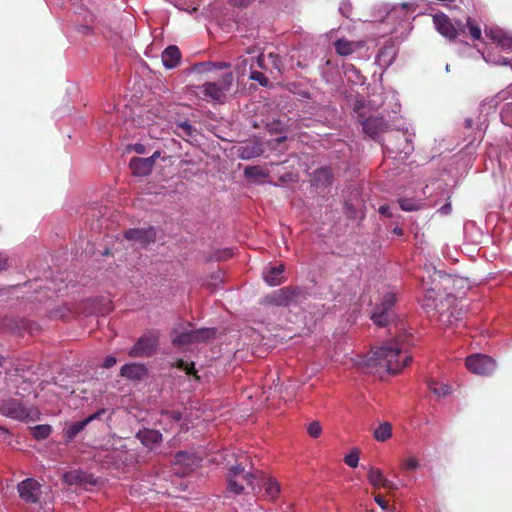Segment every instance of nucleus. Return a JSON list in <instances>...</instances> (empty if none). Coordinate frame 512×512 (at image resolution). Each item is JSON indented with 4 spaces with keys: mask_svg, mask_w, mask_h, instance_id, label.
<instances>
[{
    "mask_svg": "<svg viewBox=\"0 0 512 512\" xmlns=\"http://www.w3.org/2000/svg\"><path fill=\"white\" fill-rule=\"evenodd\" d=\"M393 233L396 234L397 236H402L403 235V229L400 228V227H395L393 229Z\"/></svg>",
    "mask_w": 512,
    "mask_h": 512,
    "instance_id": "nucleus-56",
    "label": "nucleus"
},
{
    "mask_svg": "<svg viewBox=\"0 0 512 512\" xmlns=\"http://www.w3.org/2000/svg\"><path fill=\"white\" fill-rule=\"evenodd\" d=\"M180 127L189 135H191V131H192V126L187 123V122H183L180 124Z\"/></svg>",
    "mask_w": 512,
    "mask_h": 512,
    "instance_id": "nucleus-51",
    "label": "nucleus"
},
{
    "mask_svg": "<svg viewBox=\"0 0 512 512\" xmlns=\"http://www.w3.org/2000/svg\"><path fill=\"white\" fill-rule=\"evenodd\" d=\"M127 240L135 241L140 245H146L154 241L156 233L154 228L149 227L147 229H130L124 234Z\"/></svg>",
    "mask_w": 512,
    "mask_h": 512,
    "instance_id": "nucleus-17",
    "label": "nucleus"
},
{
    "mask_svg": "<svg viewBox=\"0 0 512 512\" xmlns=\"http://www.w3.org/2000/svg\"><path fill=\"white\" fill-rule=\"evenodd\" d=\"M159 333L150 331L142 335L134 346L130 349L129 355L132 357H148L151 356L158 345Z\"/></svg>",
    "mask_w": 512,
    "mask_h": 512,
    "instance_id": "nucleus-9",
    "label": "nucleus"
},
{
    "mask_svg": "<svg viewBox=\"0 0 512 512\" xmlns=\"http://www.w3.org/2000/svg\"><path fill=\"white\" fill-rule=\"evenodd\" d=\"M131 149L138 154H143L145 151V147L142 144H135L131 147Z\"/></svg>",
    "mask_w": 512,
    "mask_h": 512,
    "instance_id": "nucleus-49",
    "label": "nucleus"
},
{
    "mask_svg": "<svg viewBox=\"0 0 512 512\" xmlns=\"http://www.w3.org/2000/svg\"><path fill=\"white\" fill-rule=\"evenodd\" d=\"M373 437L378 442H386L392 437V425L389 422L380 423L373 430Z\"/></svg>",
    "mask_w": 512,
    "mask_h": 512,
    "instance_id": "nucleus-28",
    "label": "nucleus"
},
{
    "mask_svg": "<svg viewBox=\"0 0 512 512\" xmlns=\"http://www.w3.org/2000/svg\"><path fill=\"white\" fill-rule=\"evenodd\" d=\"M237 153L241 159L247 160L260 156L263 153V148L259 143H250L240 146Z\"/></svg>",
    "mask_w": 512,
    "mask_h": 512,
    "instance_id": "nucleus-27",
    "label": "nucleus"
},
{
    "mask_svg": "<svg viewBox=\"0 0 512 512\" xmlns=\"http://www.w3.org/2000/svg\"><path fill=\"white\" fill-rule=\"evenodd\" d=\"M466 367L473 374L485 376L495 370L496 363L487 355L474 354L466 359Z\"/></svg>",
    "mask_w": 512,
    "mask_h": 512,
    "instance_id": "nucleus-11",
    "label": "nucleus"
},
{
    "mask_svg": "<svg viewBox=\"0 0 512 512\" xmlns=\"http://www.w3.org/2000/svg\"><path fill=\"white\" fill-rule=\"evenodd\" d=\"M379 213L384 215V216H387V217H390L391 216V213H390V208L388 205H382L379 207Z\"/></svg>",
    "mask_w": 512,
    "mask_h": 512,
    "instance_id": "nucleus-46",
    "label": "nucleus"
},
{
    "mask_svg": "<svg viewBox=\"0 0 512 512\" xmlns=\"http://www.w3.org/2000/svg\"><path fill=\"white\" fill-rule=\"evenodd\" d=\"M412 361L407 354L405 345L400 339L392 340L373 350L365 361V365L385 369L388 373H398Z\"/></svg>",
    "mask_w": 512,
    "mask_h": 512,
    "instance_id": "nucleus-1",
    "label": "nucleus"
},
{
    "mask_svg": "<svg viewBox=\"0 0 512 512\" xmlns=\"http://www.w3.org/2000/svg\"><path fill=\"white\" fill-rule=\"evenodd\" d=\"M336 52L341 56H348L363 46L362 42L339 39L334 44Z\"/></svg>",
    "mask_w": 512,
    "mask_h": 512,
    "instance_id": "nucleus-26",
    "label": "nucleus"
},
{
    "mask_svg": "<svg viewBox=\"0 0 512 512\" xmlns=\"http://www.w3.org/2000/svg\"><path fill=\"white\" fill-rule=\"evenodd\" d=\"M418 467L419 461L415 457H408L401 464V468L404 470H416Z\"/></svg>",
    "mask_w": 512,
    "mask_h": 512,
    "instance_id": "nucleus-40",
    "label": "nucleus"
},
{
    "mask_svg": "<svg viewBox=\"0 0 512 512\" xmlns=\"http://www.w3.org/2000/svg\"><path fill=\"white\" fill-rule=\"evenodd\" d=\"M7 258L4 255H0V271L6 268Z\"/></svg>",
    "mask_w": 512,
    "mask_h": 512,
    "instance_id": "nucleus-52",
    "label": "nucleus"
},
{
    "mask_svg": "<svg viewBox=\"0 0 512 512\" xmlns=\"http://www.w3.org/2000/svg\"><path fill=\"white\" fill-rule=\"evenodd\" d=\"M485 34L492 41L497 43L503 50L512 51V34L499 28H490L485 30Z\"/></svg>",
    "mask_w": 512,
    "mask_h": 512,
    "instance_id": "nucleus-16",
    "label": "nucleus"
},
{
    "mask_svg": "<svg viewBox=\"0 0 512 512\" xmlns=\"http://www.w3.org/2000/svg\"><path fill=\"white\" fill-rule=\"evenodd\" d=\"M137 439L148 449H156L162 442V435L153 429H142L136 434Z\"/></svg>",
    "mask_w": 512,
    "mask_h": 512,
    "instance_id": "nucleus-18",
    "label": "nucleus"
},
{
    "mask_svg": "<svg viewBox=\"0 0 512 512\" xmlns=\"http://www.w3.org/2000/svg\"><path fill=\"white\" fill-rule=\"evenodd\" d=\"M316 174H317V178H318V179H319V178H321V177H323V178H325V180H327V181H328V180H329V178H330V171H329V169H327V168H322V169L318 170V171L316 172Z\"/></svg>",
    "mask_w": 512,
    "mask_h": 512,
    "instance_id": "nucleus-44",
    "label": "nucleus"
},
{
    "mask_svg": "<svg viewBox=\"0 0 512 512\" xmlns=\"http://www.w3.org/2000/svg\"><path fill=\"white\" fill-rule=\"evenodd\" d=\"M339 10H340V12H341L344 16L348 17V12H349V10H350V4H349V3H345V2H344V3H342V5L340 6Z\"/></svg>",
    "mask_w": 512,
    "mask_h": 512,
    "instance_id": "nucleus-48",
    "label": "nucleus"
},
{
    "mask_svg": "<svg viewBox=\"0 0 512 512\" xmlns=\"http://www.w3.org/2000/svg\"><path fill=\"white\" fill-rule=\"evenodd\" d=\"M362 127L366 135L376 140L388 129V124L382 117H370L363 121Z\"/></svg>",
    "mask_w": 512,
    "mask_h": 512,
    "instance_id": "nucleus-14",
    "label": "nucleus"
},
{
    "mask_svg": "<svg viewBox=\"0 0 512 512\" xmlns=\"http://www.w3.org/2000/svg\"><path fill=\"white\" fill-rule=\"evenodd\" d=\"M19 497L26 503L42 504L45 501V488L34 478H27L17 485Z\"/></svg>",
    "mask_w": 512,
    "mask_h": 512,
    "instance_id": "nucleus-6",
    "label": "nucleus"
},
{
    "mask_svg": "<svg viewBox=\"0 0 512 512\" xmlns=\"http://www.w3.org/2000/svg\"><path fill=\"white\" fill-rule=\"evenodd\" d=\"M402 136L404 138V144L402 147H392L389 144H386L384 146L389 155L395 154V157L399 156L400 158L404 159L407 158L414 150V147L412 145V138L414 134L409 133L408 130H406Z\"/></svg>",
    "mask_w": 512,
    "mask_h": 512,
    "instance_id": "nucleus-19",
    "label": "nucleus"
},
{
    "mask_svg": "<svg viewBox=\"0 0 512 512\" xmlns=\"http://www.w3.org/2000/svg\"><path fill=\"white\" fill-rule=\"evenodd\" d=\"M434 275L435 278L433 279V282H436V278L440 279V282L436 283L434 287L429 286V283L425 280V278H422V285L423 289L425 290L422 305L426 309H435L437 311H441L444 310V304L442 302L443 293L440 291L439 284H447L451 281V279L449 276H444L437 272H435Z\"/></svg>",
    "mask_w": 512,
    "mask_h": 512,
    "instance_id": "nucleus-4",
    "label": "nucleus"
},
{
    "mask_svg": "<svg viewBox=\"0 0 512 512\" xmlns=\"http://www.w3.org/2000/svg\"><path fill=\"white\" fill-rule=\"evenodd\" d=\"M467 28L469 30V34L474 40H480L482 36L481 28L472 20L471 18L467 19L466 22Z\"/></svg>",
    "mask_w": 512,
    "mask_h": 512,
    "instance_id": "nucleus-35",
    "label": "nucleus"
},
{
    "mask_svg": "<svg viewBox=\"0 0 512 512\" xmlns=\"http://www.w3.org/2000/svg\"><path fill=\"white\" fill-rule=\"evenodd\" d=\"M116 364V358L114 356H107L104 360L103 366L105 368H111Z\"/></svg>",
    "mask_w": 512,
    "mask_h": 512,
    "instance_id": "nucleus-45",
    "label": "nucleus"
},
{
    "mask_svg": "<svg viewBox=\"0 0 512 512\" xmlns=\"http://www.w3.org/2000/svg\"><path fill=\"white\" fill-rule=\"evenodd\" d=\"M247 55H241L238 58V61L235 65V68L239 75H245L249 70H255L254 68L257 66L259 68L264 69V56L259 52V49L256 47H250L246 51Z\"/></svg>",
    "mask_w": 512,
    "mask_h": 512,
    "instance_id": "nucleus-10",
    "label": "nucleus"
},
{
    "mask_svg": "<svg viewBox=\"0 0 512 512\" xmlns=\"http://www.w3.org/2000/svg\"><path fill=\"white\" fill-rule=\"evenodd\" d=\"M429 390L434 393L437 397H445L451 393V387L448 384L438 382L436 380H430L428 382Z\"/></svg>",
    "mask_w": 512,
    "mask_h": 512,
    "instance_id": "nucleus-30",
    "label": "nucleus"
},
{
    "mask_svg": "<svg viewBox=\"0 0 512 512\" xmlns=\"http://www.w3.org/2000/svg\"><path fill=\"white\" fill-rule=\"evenodd\" d=\"M374 500L382 508V510L387 512L390 511L388 503L380 495H376Z\"/></svg>",
    "mask_w": 512,
    "mask_h": 512,
    "instance_id": "nucleus-43",
    "label": "nucleus"
},
{
    "mask_svg": "<svg viewBox=\"0 0 512 512\" xmlns=\"http://www.w3.org/2000/svg\"><path fill=\"white\" fill-rule=\"evenodd\" d=\"M497 64L508 65L509 64V60L507 58H503L501 61L497 62Z\"/></svg>",
    "mask_w": 512,
    "mask_h": 512,
    "instance_id": "nucleus-58",
    "label": "nucleus"
},
{
    "mask_svg": "<svg viewBox=\"0 0 512 512\" xmlns=\"http://www.w3.org/2000/svg\"><path fill=\"white\" fill-rule=\"evenodd\" d=\"M147 374V368L143 364H125L121 368V375L130 380H143Z\"/></svg>",
    "mask_w": 512,
    "mask_h": 512,
    "instance_id": "nucleus-22",
    "label": "nucleus"
},
{
    "mask_svg": "<svg viewBox=\"0 0 512 512\" xmlns=\"http://www.w3.org/2000/svg\"><path fill=\"white\" fill-rule=\"evenodd\" d=\"M252 0H230V2L235 6H247L249 3H251Z\"/></svg>",
    "mask_w": 512,
    "mask_h": 512,
    "instance_id": "nucleus-47",
    "label": "nucleus"
},
{
    "mask_svg": "<svg viewBox=\"0 0 512 512\" xmlns=\"http://www.w3.org/2000/svg\"><path fill=\"white\" fill-rule=\"evenodd\" d=\"M292 299L293 293L287 289L275 291L270 297V301L277 306H287Z\"/></svg>",
    "mask_w": 512,
    "mask_h": 512,
    "instance_id": "nucleus-29",
    "label": "nucleus"
},
{
    "mask_svg": "<svg viewBox=\"0 0 512 512\" xmlns=\"http://www.w3.org/2000/svg\"><path fill=\"white\" fill-rule=\"evenodd\" d=\"M103 411L96 412L89 417L73 422L64 429V437L67 440L74 439L91 421L97 419Z\"/></svg>",
    "mask_w": 512,
    "mask_h": 512,
    "instance_id": "nucleus-20",
    "label": "nucleus"
},
{
    "mask_svg": "<svg viewBox=\"0 0 512 512\" xmlns=\"http://www.w3.org/2000/svg\"><path fill=\"white\" fill-rule=\"evenodd\" d=\"M440 318H441V321L447 325H450V326H453V325H457L455 322L458 321V319H455L452 320V314H447L445 312H441L440 313Z\"/></svg>",
    "mask_w": 512,
    "mask_h": 512,
    "instance_id": "nucleus-42",
    "label": "nucleus"
},
{
    "mask_svg": "<svg viewBox=\"0 0 512 512\" xmlns=\"http://www.w3.org/2000/svg\"><path fill=\"white\" fill-rule=\"evenodd\" d=\"M344 73L346 78L354 84H363L364 77L361 75L360 71L356 69V67L352 64L344 65Z\"/></svg>",
    "mask_w": 512,
    "mask_h": 512,
    "instance_id": "nucleus-31",
    "label": "nucleus"
},
{
    "mask_svg": "<svg viewBox=\"0 0 512 512\" xmlns=\"http://www.w3.org/2000/svg\"><path fill=\"white\" fill-rule=\"evenodd\" d=\"M233 80V74L227 72L217 81L206 82L197 86L196 94L207 101L222 103L232 87Z\"/></svg>",
    "mask_w": 512,
    "mask_h": 512,
    "instance_id": "nucleus-3",
    "label": "nucleus"
},
{
    "mask_svg": "<svg viewBox=\"0 0 512 512\" xmlns=\"http://www.w3.org/2000/svg\"><path fill=\"white\" fill-rule=\"evenodd\" d=\"M159 156V152H155L147 158L134 157L130 161V169L136 176H146L151 173L155 159Z\"/></svg>",
    "mask_w": 512,
    "mask_h": 512,
    "instance_id": "nucleus-13",
    "label": "nucleus"
},
{
    "mask_svg": "<svg viewBox=\"0 0 512 512\" xmlns=\"http://www.w3.org/2000/svg\"><path fill=\"white\" fill-rule=\"evenodd\" d=\"M449 70V65H446V71L448 72Z\"/></svg>",
    "mask_w": 512,
    "mask_h": 512,
    "instance_id": "nucleus-63",
    "label": "nucleus"
},
{
    "mask_svg": "<svg viewBox=\"0 0 512 512\" xmlns=\"http://www.w3.org/2000/svg\"><path fill=\"white\" fill-rule=\"evenodd\" d=\"M367 478L369 483L375 488L382 487L388 490L397 489L396 483L386 478L379 468L369 467Z\"/></svg>",
    "mask_w": 512,
    "mask_h": 512,
    "instance_id": "nucleus-15",
    "label": "nucleus"
},
{
    "mask_svg": "<svg viewBox=\"0 0 512 512\" xmlns=\"http://www.w3.org/2000/svg\"><path fill=\"white\" fill-rule=\"evenodd\" d=\"M449 206H444L442 209L448 210Z\"/></svg>",
    "mask_w": 512,
    "mask_h": 512,
    "instance_id": "nucleus-62",
    "label": "nucleus"
},
{
    "mask_svg": "<svg viewBox=\"0 0 512 512\" xmlns=\"http://www.w3.org/2000/svg\"><path fill=\"white\" fill-rule=\"evenodd\" d=\"M51 431L52 428L50 425H37L33 428L32 435L34 436V438L41 440L47 438L50 435Z\"/></svg>",
    "mask_w": 512,
    "mask_h": 512,
    "instance_id": "nucleus-32",
    "label": "nucleus"
},
{
    "mask_svg": "<svg viewBox=\"0 0 512 512\" xmlns=\"http://www.w3.org/2000/svg\"><path fill=\"white\" fill-rule=\"evenodd\" d=\"M230 456L236 457V463L231 464L228 470V491L238 495L245 490V487H248L256 493L257 488L259 487V475L250 471H245L241 461L243 455L238 456L235 455V453H230L227 451L224 453L223 458L224 460H227V457Z\"/></svg>",
    "mask_w": 512,
    "mask_h": 512,
    "instance_id": "nucleus-2",
    "label": "nucleus"
},
{
    "mask_svg": "<svg viewBox=\"0 0 512 512\" xmlns=\"http://www.w3.org/2000/svg\"><path fill=\"white\" fill-rule=\"evenodd\" d=\"M244 174L249 179H258L264 178L267 176V173L258 166H248L244 170Z\"/></svg>",
    "mask_w": 512,
    "mask_h": 512,
    "instance_id": "nucleus-33",
    "label": "nucleus"
},
{
    "mask_svg": "<svg viewBox=\"0 0 512 512\" xmlns=\"http://www.w3.org/2000/svg\"><path fill=\"white\" fill-rule=\"evenodd\" d=\"M399 204L402 210L404 211H414L419 209L420 203L411 199H401L399 200Z\"/></svg>",
    "mask_w": 512,
    "mask_h": 512,
    "instance_id": "nucleus-36",
    "label": "nucleus"
},
{
    "mask_svg": "<svg viewBox=\"0 0 512 512\" xmlns=\"http://www.w3.org/2000/svg\"><path fill=\"white\" fill-rule=\"evenodd\" d=\"M250 79L258 82L263 87H267L269 84V80L267 79V77L257 70L251 71Z\"/></svg>",
    "mask_w": 512,
    "mask_h": 512,
    "instance_id": "nucleus-38",
    "label": "nucleus"
},
{
    "mask_svg": "<svg viewBox=\"0 0 512 512\" xmlns=\"http://www.w3.org/2000/svg\"><path fill=\"white\" fill-rule=\"evenodd\" d=\"M307 432L310 437L318 438L322 434V427L320 422L313 421L307 427Z\"/></svg>",
    "mask_w": 512,
    "mask_h": 512,
    "instance_id": "nucleus-37",
    "label": "nucleus"
},
{
    "mask_svg": "<svg viewBox=\"0 0 512 512\" xmlns=\"http://www.w3.org/2000/svg\"><path fill=\"white\" fill-rule=\"evenodd\" d=\"M344 462L351 468H356L359 463V454L357 450H353L344 458Z\"/></svg>",
    "mask_w": 512,
    "mask_h": 512,
    "instance_id": "nucleus-39",
    "label": "nucleus"
},
{
    "mask_svg": "<svg viewBox=\"0 0 512 512\" xmlns=\"http://www.w3.org/2000/svg\"><path fill=\"white\" fill-rule=\"evenodd\" d=\"M433 23L435 29L450 41L456 39V37L464 31V26L461 21L453 23L444 13H436L433 15Z\"/></svg>",
    "mask_w": 512,
    "mask_h": 512,
    "instance_id": "nucleus-8",
    "label": "nucleus"
},
{
    "mask_svg": "<svg viewBox=\"0 0 512 512\" xmlns=\"http://www.w3.org/2000/svg\"><path fill=\"white\" fill-rule=\"evenodd\" d=\"M284 266L282 264L267 267L263 272L264 281L270 286H278L284 281Z\"/></svg>",
    "mask_w": 512,
    "mask_h": 512,
    "instance_id": "nucleus-21",
    "label": "nucleus"
},
{
    "mask_svg": "<svg viewBox=\"0 0 512 512\" xmlns=\"http://www.w3.org/2000/svg\"><path fill=\"white\" fill-rule=\"evenodd\" d=\"M215 62H202V63H199L196 68L198 69V71H201V72H208V71H212L215 69Z\"/></svg>",
    "mask_w": 512,
    "mask_h": 512,
    "instance_id": "nucleus-41",
    "label": "nucleus"
},
{
    "mask_svg": "<svg viewBox=\"0 0 512 512\" xmlns=\"http://www.w3.org/2000/svg\"><path fill=\"white\" fill-rule=\"evenodd\" d=\"M200 457L195 454L188 453L185 451L178 452L175 455V463L179 465H183L187 470H192L199 466Z\"/></svg>",
    "mask_w": 512,
    "mask_h": 512,
    "instance_id": "nucleus-25",
    "label": "nucleus"
},
{
    "mask_svg": "<svg viewBox=\"0 0 512 512\" xmlns=\"http://www.w3.org/2000/svg\"><path fill=\"white\" fill-rule=\"evenodd\" d=\"M214 335L215 330L211 328L188 330L174 337L173 343L177 345H184L194 342H202L213 338Z\"/></svg>",
    "mask_w": 512,
    "mask_h": 512,
    "instance_id": "nucleus-12",
    "label": "nucleus"
},
{
    "mask_svg": "<svg viewBox=\"0 0 512 512\" xmlns=\"http://www.w3.org/2000/svg\"><path fill=\"white\" fill-rule=\"evenodd\" d=\"M64 481L70 485L81 483L84 481V475L81 471L75 470L64 474Z\"/></svg>",
    "mask_w": 512,
    "mask_h": 512,
    "instance_id": "nucleus-34",
    "label": "nucleus"
},
{
    "mask_svg": "<svg viewBox=\"0 0 512 512\" xmlns=\"http://www.w3.org/2000/svg\"><path fill=\"white\" fill-rule=\"evenodd\" d=\"M0 414L19 421L36 420L38 410L34 407H27L17 400H9L0 404Z\"/></svg>",
    "mask_w": 512,
    "mask_h": 512,
    "instance_id": "nucleus-5",
    "label": "nucleus"
},
{
    "mask_svg": "<svg viewBox=\"0 0 512 512\" xmlns=\"http://www.w3.org/2000/svg\"><path fill=\"white\" fill-rule=\"evenodd\" d=\"M479 53L481 54V57L485 60V62H487V63H490V62H491V61L489 60V58H487L483 52L479 51Z\"/></svg>",
    "mask_w": 512,
    "mask_h": 512,
    "instance_id": "nucleus-60",
    "label": "nucleus"
},
{
    "mask_svg": "<svg viewBox=\"0 0 512 512\" xmlns=\"http://www.w3.org/2000/svg\"><path fill=\"white\" fill-rule=\"evenodd\" d=\"M184 366H185V369L187 370V373H189V374L193 373L194 367L193 366L188 367V365H186L183 361H181L180 367L184 368Z\"/></svg>",
    "mask_w": 512,
    "mask_h": 512,
    "instance_id": "nucleus-53",
    "label": "nucleus"
},
{
    "mask_svg": "<svg viewBox=\"0 0 512 512\" xmlns=\"http://www.w3.org/2000/svg\"><path fill=\"white\" fill-rule=\"evenodd\" d=\"M9 432L5 427L0 426V436H6Z\"/></svg>",
    "mask_w": 512,
    "mask_h": 512,
    "instance_id": "nucleus-57",
    "label": "nucleus"
},
{
    "mask_svg": "<svg viewBox=\"0 0 512 512\" xmlns=\"http://www.w3.org/2000/svg\"><path fill=\"white\" fill-rule=\"evenodd\" d=\"M215 69H227L231 67L229 62H215Z\"/></svg>",
    "mask_w": 512,
    "mask_h": 512,
    "instance_id": "nucleus-50",
    "label": "nucleus"
},
{
    "mask_svg": "<svg viewBox=\"0 0 512 512\" xmlns=\"http://www.w3.org/2000/svg\"><path fill=\"white\" fill-rule=\"evenodd\" d=\"M262 486L265 489V495L269 499H274L280 492V484L272 477H266L262 474L259 475V487L257 492L261 491Z\"/></svg>",
    "mask_w": 512,
    "mask_h": 512,
    "instance_id": "nucleus-24",
    "label": "nucleus"
},
{
    "mask_svg": "<svg viewBox=\"0 0 512 512\" xmlns=\"http://www.w3.org/2000/svg\"><path fill=\"white\" fill-rule=\"evenodd\" d=\"M269 57L273 59V63H274V65H275V67L279 69V67H278V65H277V63H276V56H274L272 53H270V54H269Z\"/></svg>",
    "mask_w": 512,
    "mask_h": 512,
    "instance_id": "nucleus-59",
    "label": "nucleus"
},
{
    "mask_svg": "<svg viewBox=\"0 0 512 512\" xmlns=\"http://www.w3.org/2000/svg\"><path fill=\"white\" fill-rule=\"evenodd\" d=\"M396 301V292L388 291L382 298V301L376 305L371 319L377 326H386L394 316L392 306Z\"/></svg>",
    "mask_w": 512,
    "mask_h": 512,
    "instance_id": "nucleus-7",
    "label": "nucleus"
},
{
    "mask_svg": "<svg viewBox=\"0 0 512 512\" xmlns=\"http://www.w3.org/2000/svg\"><path fill=\"white\" fill-rule=\"evenodd\" d=\"M162 63L166 69H174L181 60V53L177 46H168L161 55Z\"/></svg>",
    "mask_w": 512,
    "mask_h": 512,
    "instance_id": "nucleus-23",
    "label": "nucleus"
},
{
    "mask_svg": "<svg viewBox=\"0 0 512 512\" xmlns=\"http://www.w3.org/2000/svg\"><path fill=\"white\" fill-rule=\"evenodd\" d=\"M25 327H26V322L24 320H21L20 324H16L14 327H12V329L20 330V329H24Z\"/></svg>",
    "mask_w": 512,
    "mask_h": 512,
    "instance_id": "nucleus-54",
    "label": "nucleus"
},
{
    "mask_svg": "<svg viewBox=\"0 0 512 512\" xmlns=\"http://www.w3.org/2000/svg\"><path fill=\"white\" fill-rule=\"evenodd\" d=\"M171 416L177 422H179L182 419V415L180 412H172Z\"/></svg>",
    "mask_w": 512,
    "mask_h": 512,
    "instance_id": "nucleus-55",
    "label": "nucleus"
},
{
    "mask_svg": "<svg viewBox=\"0 0 512 512\" xmlns=\"http://www.w3.org/2000/svg\"><path fill=\"white\" fill-rule=\"evenodd\" d=\"M471 123H472V121H471V120H467V121H466V124H467V126H468V127H471Z\"/></svg>",
    "mask_w": 512,
    "mask_h": 512,
    "instance_id": "nucleus-61",
    "label": "nucleus"
}]
</instances>
